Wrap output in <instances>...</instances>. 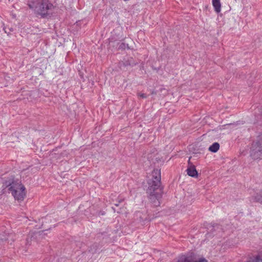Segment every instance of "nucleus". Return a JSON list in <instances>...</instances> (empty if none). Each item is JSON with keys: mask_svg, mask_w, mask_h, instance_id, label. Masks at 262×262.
I'll return each mask as SVG.
<instances>
[{"mask_svg": "<svg viewBox=\"0 0 262 262\" xmlns=\"http://www.w3.org/2000/svg\"><path fill=\"white\" fill-rule=\"evenodd\" d=\"M8 187V190L11 192L15 200L18 201L24 200L26 195L25 187L21 183L14 181H5L3 183V187Z\"/></svg>", "mask_w": 262, "mask_h": 262, "instance_id": "7ed1b4c3", "label": "nucleus"}, {"mask_svg": "<svg viewBox=\"0 0 262 262\" xmlns=\"http://www.w3.org/2000/svg\"><path fill=\"white\" fill-rule=\"evenodd\" d=\"M251 201L262 204V190L255 194L252 198Z\"/></svg>", "mask_w": 262, "mask_h": 262, "instance_id": "423d86ee", "label": "nucleus"}, {"mask_svg": "<svg viewBox=\"0 0 262 262\" xmlns=\"http://www.w3.org/2000/svg\"><path fill=\"white\" fill-rule=\"evenodd\" d=\"M137 64L136 62H135L133 59V58L130 57L127 59V60H125L123 62V66L124 67H127V66H131L134 67L136 66Z\"/></svg>", "mask_w": 262, "mask_h": 262, "instance_id": "6e6552de", "label": "nucleus"}, {"mask_svg": "<svg viewBox=\"0 0 262 262\" xmlns=\"http://www.w3.org/2000/svg\"><path fill=\"white\" fill-rule=\"evenodd\" d=\"M120 47L121 48H129L128 45L125 44V43H122L121 44V45L120 46Z\"/></svg>", "mask_w": 262, "mask_h": 262, "instance_id": "f8f14e48", "label": "nucleus"}, {"mask_svg": "<svg viewBox=\"0 0 262 262\" xmlns=\"http://www.w3.org/2000/svg\"><path fill=\"white\" fill-rule=\"evenodd\" d=\"M261 259H262V255H261Z\"/></svg>", "mask_w": 262, "mask_h": 262, "instance_id": "2eb2a0df", "label": "nucleus"}, {"mask_svg": "<svg viewBox=\"0 0 262 262\" xmlns=\"http://www.w3.org/2000/svg\"><path fill=\"white\" fill-rule=\"evenodd\" d=\"M186 171L187 173L189 176L193 178L196 177L198 176V172L195 169V166L193 165L188 167Z\"/></svg>", "mask_w": 262, "mask_h": 262, "instance_id": "39448f33", "label": "nucleus"}, {"mask_svg": "<svg viewBox=\"0 0 262 262\" xmlns=\"http://www.w3.org/2000/svg\"><path fill=\"white\" fill-rule=\"evenodd\" d=\"M138 95L142 98H146L147 97V95L144 93H139Z\"/></svg>", "mask_w": 262, "mask_h": 262, "instance_id": "9b49d317", "label": "nucleus"}, {"mask_svg": "<svg viewBox=\"0 0 262 262\" xmlns=\"http://www.w3.org/2000/svg\"><path fill=\"white\" fill-rule=\"evenodd\" d=\"M152 179L149 182L148 192L149 193V200L154 206L160 205V199L162 196L163 188H161V171L158 169L152 172Z\"/></svg>", "mask_w": 262, "mask_h": 262, "instance_id": "f257e3e1", "label": "nucleus"}, {"mask_svg": "<svg viewBox=\"0 0 262 262\" xmlns=\"http://www.w3.org/2000/svg\"><path fill=\"white\" fill-rule=\"evenodd\" d=\"M115 206H118V204H115Z\"/></svg>", "mask_w": 262, "mask_h": 262, "instance_id": "4468645a", "label": "nucleus"}, {"mask_svg": "<svg viewBox=\"0 0 262 262\" xmlns=\"http://www.w3.org/2000/svg\"><path fill=\"white\" fill-rule=\"evenodd\" d=\"M177 262H207V260L203 257L197 259L195 254L191 252L180 256Z\"/></svg>", "mask_w": 262, "mask_h": 262, "instance_id": "20e7f679", "label": "nucleus"}, {"mask_svg": "<svg viewBox=\"0 0 262 262\" xmlns=\"http://www.w3.org/2000/svg\"><path fill=\"white\" fill-rule=\"evenodd\" d=\"M212 3L214 11L217 13H220L221 11V4L220 0H212Z\"/></svg>", "mask_w": 262, "mask_h": 262, "instance_id": "0eeeda50", "label": "nucleus"}, {"mask_svg": "<svg viewBox=\"0 0 262 262\" xmlns=\"http://www.w3.org/2000/svg\"><path fill=\"white\" fill-rule=\"evenodd\" d=\"M219 148L220 144L217 142H215L210 146L209 150L212 152H216L219 150Z\"/></svg>", "mask_w": 262, "mask_h": 262, "instance_id": "1a4fd4ad", "label": "nucleus"}, {"mask_svg": "<svg viewBox=\"0 0 262 262\" xmlns=\"http://www.w3.org/2000/svg\"><path fill=\"white\" fill-rule=\"evenodd\" d=\"M27 5L36 16L42 18L51 17L55 8L50 0H28Z\"/></svg>", "mask_w": 262, "mask_h": 262, "instance_id": "f03ea898", "label": "nucleus"}, {"mask_svg": "<svg viewBox=\"0 0 262 262\" xmlns=\"http://www.w3.org/2000/svg\"><path fill=\"white\" fill-rule=\"evenodd\" d=\"M112 209L114 210V211H115V208L113 207H112Z\"/></svg>", "mask_w": 262, "mask_h": 262, "instance_id": "ddd939ff", "label": "nucleus"}, {"mask_svg": "<svg viewBox=\"0 0 262 262\" xmlns=\"http://www.w3.org/2000/svg\"><path fill=\"white\" fill-rule=\"evenodd\" d=\"M247 262H262L261 256L258 254L256 256L250 257Z\"/></svg>", "mask_w": 262, "mask_h": 262, "instance_id": "9d476101", "label": "nucleus"}]
</instances>
